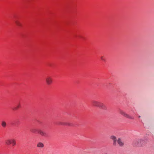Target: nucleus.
<instances>
[{
    "label": "nucleus",
    "mask_w": 154,
    "mask_h": 154,
    "mask_svg": "<svg viewBox=\"0 0 154 154\" xmlns=\"http://www.w3.org/2000/svg\"><path fill=\"white\" fill-rule=\"evenodd\" d=\"M145 143V141L143 139H138L133 140L132 145L135 147H141L144 146Z\"/></svg>",
    "instance_id": "nucleus-1"
},
{
    "label": "nucleus",
    "mask_w": 154,
    "mask_h": 154,
    "mask_svg": "<svg viewBox=\"0 0 154 154\" xmlns=\"http://www.w3.org/2000/svg\"><path fill=\"white\" fill-rule=\"evenodd\" d=\"M16 140L13 138L8 139L6 140L5 143L7 145H9L11 144L12 146H14L16 144Z\"/></svg>",
    "instance_id": "nucleus-2"
},
{
    "label": "nucleus",
    "mask_w": 154,
    "mask_h": 154,
    "mask_svg": "<svg viewBox=\"0 0 154 154\" xmlns=\"http://www.w3.org/2000/svg\"><path fill=\"white\" fill-rule=\"evenodd\" d=\"M119 113L123 115L124 116L130 119H134V117L133 116H132L127 113H126L125 112H124L122 110H119Z\"/></svg>",
    "instance_id": "nucleus-3"
},
{
    "label": "nucleus",
    "mask_w": 154,
    "mask_h": 154,
    "mask_svg": "<svg viewBox=\"0 0 154 154\" xmlns=\"http://www.w3.org/2000/svg\"><path fill=\"white\" fill-rule=\"evenodd\" d=\"M45 80L46 83L48 85H51L53 82L52 78L50 76H47L45 79Z\"/></svg>",
    "instance_id": "nucleus-4"
},
{
    "label": "nucleus",
    "mask_w": 154,
    "mask_h": 154,
    "mask_svg": "<svg viewBox=\"0 0 154 154\" xmlns=\"http://www.w3.org/2000/svg\"><path fill=\"white\" fill-rule=\"evenodd\" d=\"M98 107L103 110H106L107 108L106 105L103 103L100 102Z\"/></svg>",
    "instance_id": "nucleus-5"
},
{
    "label": "nucleus",
    "mask_w": 154,
    "mask_h": 154,
    "mask_svg": "<svg viewBox=\"0 0 154 154\" xmlns=\"http://www.w3.org/2000/svg\"><path fill=\"white\" fill-rule=\"evenodd\" d=\"M38 133L42 136L46 137L47 135V134L44 131L41 130H39L38 131Z\"/></svg>",
    "instance_id": "nucleus-6"
},
{
    "label": "nucleus",
    "mask_w": 154,
    "mask_h": 154,
    "mask_svg": "<svg viewBox=\"0 0 154 154\" xmlns=\"http://www.w3.org/2000/svg\"><path fill=\"white\" fill-rule=\"evenodd\" d=\"M110 138L113 141V145L116 146V144L117 139L116 137L114 136H111Z\"/></svg>",
    "instance_id": "nucleus-7"
},
{
    "label": "nucleus",
    "mask_w": 154,
    "mask_h": 154,
    "mask_svg": "<svg viewBox=\"0 0 154 154\" xmlns=\"http://www.w3.org/2000/svg\"><path fill=\"white\" fill-rule=\"evenodd\" d=\"M117 143L120 146H122L124 145V143L122 140L120 138H119L117 140Z\"/></svg>",
    "instance_id": "nucleus-8"
},
{
    "label": "nucleus",
    "mask_w": 154,
    "mask_h": 154,
    "mask_svg": "<svg viewBox=\"0 0 154 154\" xmlns=\"http://www.w3.org/2000/svg\"><path fill=\"white\" fill-rule=\"evenodd\" d=\"M100 102L96 101H93L92 102L93 105L94 106L99 107Z\"/></svg>",
    "instance_id": "nucleus-9"
},
{
    "label": "nucleus",
    "mask_w": 154,
    "mask_h": 154,
    "mask_svg": "<svg viewBox=\"0 0 154 154\" xmlns=\"http://www.w3.org/2000/svg\"><path fill=\"white\" fill-rule=\"evenodd\" d=\"M37 147L38 148H43L44 147V145L42 143L39 142L37 144Z\"/></svg>",
    "instance_id": "nucleus-10"
},
{
    "label": "nucleus",
    "mask_w": 154,
    "mask_h": 154,
    "mask_svg": "<svg viewBox=\"0 0 154 154\" xmlns=\"http://www.w3.org/2000/svg\"><path fill=\"white\" fill-rule=\"evenodd\" d=\"M2 126L4 128L6 127L7 125L6 122L4 121H2L1 123Z\"/></svg>",
    "instance_id": "nucleus-11"
},
{
    "label": "nucleus",
    "mask_w": 154,
    "mask_h": 154,
    "mask_svg": "<svg viewBox=\"0 0 154 154\" xmlns=\"http://www.w3.org/2000/svg\"><path fill=\"white\" fill-rule=\"evenodd\" d=\"M20 103H19L16 106V107H15L14 109V110H17L19 108H20Z\"/></svg>",
    "instance_id": "nucleus-12"
},
{
    "label": "nucleus",
    "mask_w": 154,
    "mask_h": 154,
    "mask_svg": "<svg viewBox=\"0 0 154 154\" xmlns=\"http://www.w3.org/2000/svg\"><path fill=\"white\" fill-rule=\"evenodd\" d=\"M15 23H16V24L18 26H20L21 25V23H20L18 21H15Z\"/></svg>",
    "instance_id": "nucleus-13"
},
{
    "label": "nucleus",
    "mask_w": 154,
    "mask_h": 154,
    "mask_svg": "<svg viewBox=\"0 0 154 154\" xmlns=\"http://www.w3.org/2000/svg\"><path fill=\"white\" fill-rule=\"evenodd\" d=\"M59 124L61 125H68V126H70V124L69 123H66L65 124H64L61 122H60V123H59Z\"/></svg>",
    "instance_id": "nucleus-14"
},
{
    "label": "nucleus",
    "mask_w": 154,
    "mask_h": 154,
    "mask_svg": "<svg viewBox=\"0 0 154 154\" xmlns=\"http://www.w3.org/2000/svg\"><path fill=\"white\" fill-rule=\"evenodd\" d=\"M101 59L103 61H105L106 59H105V58L104 56H101Z\"/></svg>",
    "instance_id": "nucleus-15"
},
{
    "label": "nucleus",
    "mask_w": 154,
    "mask_h": 154,
    "mask_svg": "<svg viewBox=\"0 0 154 154\" xmlns=\"http://www.w3.org/2000/svg\"><path fill=\"white\" fill-rule=\"evenodd\" d=\"M32 132H33V133H35V131H34V130H32Z\"/></svg>",
    "instance_id": "nucleus-16"
},
{
    "label": "nucleus",
    "mask_w": 154,
    "mask_h": 154,
    "mask_svg": "<svg viewBox=\"0 0 154 154\" xmlns=\"http://www.w3.org/2000/svg\"><path fill=\"white\" fill-rule=\"evenodd\" d=\"M139 118H140V116H139Z\"/></svg>",
    "instance_id": "nucleus-17"
}]
</instances>
